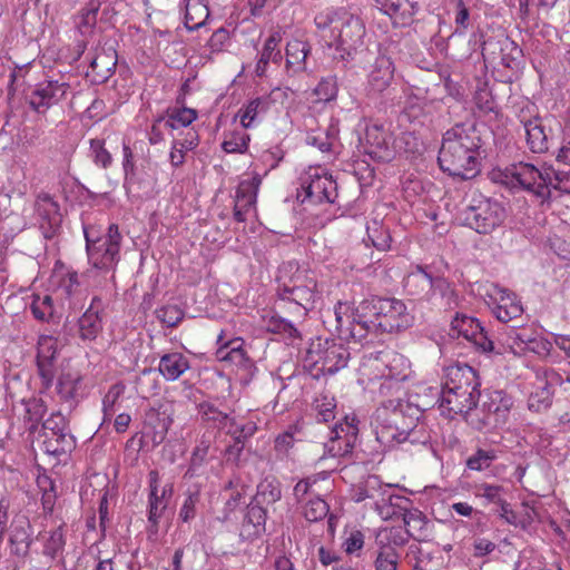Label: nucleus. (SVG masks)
Instances as JSON below:
<instances>
[{"mask_svg":"<svg viewBox=\"0 0 570 570\" xmlns=\"http://www.w3.org/2000/svg\"><path fill=\"white\" fill-rule=\"evenodd\" d=\"M480 137L472 126L455 125L444 136L439 151L440 168L461 179L474 178L480 173Z\"/></svg>","mask_w":570,"mask_h":570,"instance_id":"nucleus-1","label":"nucleus"},{"mask_svg":"<svg viewBox=\"0 0 570 570\" xmlns=\"http://www.w3.org/2000/svg\"><path fill=\"white\" fill-rule=\"evenodd\" d=\"M314 22L330 48L351 56L363 42L365 27L362 20L344 8H327L318 12Z\"/></svg>","mask_w":570,"mask_h":570,"instance_id":"nucleus-2","label":"nucleus"},{"mask_svg":"<svg viewBox=\"0 0 570 570\" xmlns=\"http://www.w3.org/2000/svg\"><path fill=\"white\" fill-rule=\"evenodd\" d=\"M361 371L370 381L384 380L380 387L381 394H384V389H400V383L410 374V362L399 352L385 348L364 356Z\"/></svg>","mask_w":570,"mask_h":570,"instance_id":"nucleus-3","label":"nucleus"},{"mask_svg":"<svg viewBox=\"0 0 570 570\" xmlns=\"http://www.w3.org/2000/svg\"><path fill=\"white\" fill-rule=\"evenodd\" d=\"M317 281L307 269L297 271L278 292V307L284 309L286 304L293 306L298 317H304L314 307Z\"/></svg>","mask_w":570,"mask_h":570,"instance_id":"nucleus-4","label":"nucleus"},{"mask_svg":"<svg viewBox=\"0 0 570 570\" xmlns=\"http://www.w3.org/2000/svg\"><path fill=\"white\" fill-rule=\"evenodd\" d=\"M86 248L91 269H88L83 276L92 277L96 269L108 273L114 269L119 261L121 234L116 224L108 227L107 235L91 239L90 234L85 230Z\"/></svg>","mask_w":570,"mask_h":570,"instance_id":"nucleus-5","label":"nucleus"},{"mask_svg":"<svg viewBox=\"0 0 570 570\" xmlns=\"http://www.w3.org/2000/svg\"><path fill=\"white\" fill-rule=\"evenodd\" d=\"M505 217L501 204L480 193H473L463 212V222L479 234H490L499 227Z\"/></svg>","mask_w":570,"mask_h":570,"instance_id":"nucleus-6","label":"nucleus"},{"mask_svg":"<svg viewBox=\"0 0 570 570\" xmlns=\"http://www.w3.org/2000/svg\"><path fill=\"white\" fill-rule=\"evenodd\" d=\"M298 197L302 202L311 204H333L337 197V183L332 174L321 166H311L301 176V190Z\"/></svg>","mask_w":570,"mask_h":570,"instance_id":"nucleus-7","label":"nucleus"},{"mask_svg":"<svg viewBox=\"0 0 570 570\" xmlns=\"http://www.w3.org/2000/svg\"><path fill=\"white\" fill-rule=\"evenodd\" d=\"M500 175L501 181L507 185H519L539 197H549V166L538 168L529 163H518L507 167Z\"/></svg>","mask_w":570,"mask_h":570,"instance_id":"nucleus-8","label":"nucleus"},{"mask_svg":"<svg viewBox=\"0 0 570 570\" xmlns=\"http://www.w3.org/2000/svg\"><path fill=\"white\" fill-rule=\"evenodd\" d=\"M377 309L376 326L383 333H400L410 328L414 323V315L401 299L381 298Z\"/></svg>","mask_w":570,"mask_h":570,"instance_id":"nucleus-9","label":"nucleus"},{"mask_svg":"<svg viewBox=\"0 0 570 570\" xmlns=\"http://www.w3.org/2000/svg\"><path fill=\"white\" fill-rule=\"evenodd\" d=\"M347 358V350L334 342L318 340L316 343H312L307 350V361L312 365L318 366L323 373L333 374L345 367Z\"/></svg>","mask_w":570,"mask_h":570,"instance_id":"nucleus-10","label":"nucleus"},{"mask_svg":"<svg viewBox=\"0 0 570 570\" xmlns=\"http://www.w3.org/2000/svg\"><path fill=\"white\" fill-rule=\"evenodd\" d=\"M484 299L497 320L502 323L520 317L523 313L517 295L497 284L484 286Z\"/></svg>","mask_w":570,"mask_h":570,"instance_id":"nucleus-11","label":"nucleus"},{"mask_svg":"<svg viewBox=\"0 0 570 570\" xmlns=\"http://www.w3.org/2000/svg\"><path fill=\"white\" fill-rule=\"evenodd\" d=\"M423 430V425L417 423V419L406 417L402 410H394L389 419V424L377 431V440L381 442L395 441L397 443L419 441L417 433Z\"/></svg>","mask_w":570,"mask_h":570,"instance_id":"nucleus-12","label":"nucleus"},{"mask_svg":"<svg viewBox=\"0 0 570 570\" xmlns=\"http://www.w3.org/2000/svg\"><path fill=\"white\" fill-rule=\"evenodd\" d=\"M563 383V377L553 368H539L528 400L529 410L537 413L547 410L551 405L553 389Z\"/></svg>","mask_w":570,"mask_h":570,"instance_id":"nucleus-13","label":"nucleus"},{"mask_svg":"<svg viewBox=\"0 0 570 570\" xmlns=\"http://www.w3.org/2000/svg\"><path fill=\"white\" fill-rule=\"evenodd\" d=\"M379 552L375 559V570H396L400 556L395 547L406 542L401 528H387L379 532L376 537Z\"/></svg>","mask_w":570,"mask_h":570,"instance_id":"nucleus-14","label":"nucleus"},{"mask_svg":"<svg viewBox=\"0 0 570 570\" xmlns=\"http://www.w3.org/2000/svg\"><path fill=\"white\" fill-rule=\"evenodd\" d=\"M358 435L355 416H345L335 424L328 441L324 444L325 452L332 458H343L352 453Z\"/></svg>","mask_w":570,"mask_h":570,"instance_id":"nucleus-15","label":"nucleus"},{"mask_svg":"<svg viewBox=\"0 0 570 570\" xmlns=\"http://www.w3.org/2000/svg\"><path fill=\"white\" fill-rule=\"evenodd\" d=\"M70 85L66 81L46 79L36 85L28 98L29 106L38 114H46L51 107L62 101Z\"/></svg>","mask_w":570,"mask_h":570,"instance_id":"nucleus-16","label":"nucleus"},{"mask_svg":"<svg viewBox=\"0 0 570 570\" xmlns=\"http://www.w3.org/2000/svg\"><path fill=\"white\" fill-rule=\"evenodd\" d=\"M451 335L463 337L483 352H491L494 346L480 322L464 314H456L451 322Z\"/></svg>","mask_w":570,"mask_h":570,"instance_id":"nucleus-17","label":"nucleus"},{"mask_svg":"<svg viewBox=\"0 0 570 570\" xmlns=\"http://www.w3.org/2000/svg\"><path fill=\"white\" fill-rule=\"evenodd\" d=\"M480 392H470L451 387H443L439 400L441 414L448 419L466 414L476 406Z\"/></svg>","mask_w":570,"mask_h":570,"instance_id":"nucleus-18","label":"nucleus"},{"mask_svg":"<svg viewBox=\"0 0 570 570\" xmlns=\"http://www.w3.org/2000/svg\"><path fill=\"white\" fill-rule=\"evenodd\" d=\"M35 212L39 227L46 238L56 235L60 226L59 205L48 193H39L35 200Z\"/></svg>","mask_w":570,"mask_h":570,"instance_id":"nucleus-19","label":"nucleus"},{"mask_svg":"<svg viewBox=\"0 0 570 570\" xmlns=\"http://www.w3.org/2000/svg\"><path fill=\"white\" fill-rule=\"evenodd\" d=\"M364 148L365 153L372 158L382 161L391 160L394 155V149L391 147V136L383 125L376 122L368 124L365 128Z\"/></svg>","mask_w":570,"mask_h":570,"instance_id":"nucleus-20","label":"nucleus"},{"mask_svg":"<svg viewBox=\"0 0 570 570\" xmlns=\"http://www.w3.org/2000/svg\"><path fill=\"white\" fill-rule=\"evenodd\" d=\"M149 481V497H148V521L154 525H158L160 518L163 517L165 510L167 509V500L166 498L171 497L173 494V485L167 484L161 490L159 489V472L157 470H151L148 473Z\"/></svg>","mask_w":570,"mask_h":570,"instance_id":"nucleus-21","label":"nucleus"},{"mask_svg":"<svg viewBox=\"0 0 570 570\" xmlns=\"http://www.w3.org/2000/svg\"><path fill=\"white\" fill-rule=\"evenodd\" d=\"M333 316L335 331L340 337L355 342L365 338V330L362 325L354 323V311L348 302H337L334 306Z\"/></svg>","mask_w":570,"mask_h":570,"instance_id":"nucleus-22","label":"nucleus"},{"mask_svg":"<svg viewBox=\"0 0 570 570\" xmlns=\"http://www.w3.org/2000/svg\"><path fill=\"white\" fill-rule=\"evenodd\" d=\"M507 347L514 355H522L530 351L539 356H548L552 348L551 342L543 337L527 335L523 332L512 330L507 338Z\"/></svg>","mask_w":570,"mask_h":570,"instance_id":"nucleus-23","label":"nucleus"},{"mask_svg":"<svg viewBox=\"0 0 570 570\" xmlns=\"http://www.w3.org/2000/svg\"><path fill=\"white\" fill-rule=\"evenodd\" d=\"M32 527L24 515L16 517L10 525L9 548L10 553L18 558H26L29 554L32 543Z\"/></svg>","mask_w":570,"mask_h":570,"instance_id":"nucleus-24","label":"nucleus"},{"mask_svg":"<svg viewBox=\"0 0 570 570\" xmlns=\"http://www.w3.org/2000/svg\"><path fill=\"white\" fill-rule=\"evenodd\" d=\"M395 67L392 59L385 55H380L371 66L367 75V89L372 94H382L385 91L394 78Z\"/></svg>","mask_w":570,"mask_h":570,"instance_id":"nucleus-25","label":"nucleus"},{"mask_svg":"<svg viewBox=\"0 0 570 570\" xmlns=\"http://www.w3.org/2000/svg\"><path fill=\"white\" fill-rule=\"evenodd\" d=\"M443 387L479 392L476 373L466 364L450 365L444 371Z\"/></svg>","mask_w":570,"mask_h":570,"instance_id":"nucleus-26","label":"nucleus"},{"mask_svg":"<svg viewBox=\"0 0 570 570\" xmlns=\"http://www.w3.org/2000/svg\"><path fill=\"white\" fill-rule=\"evenodd\" d=\"M217 344L216 357L218 361L244 368L248 366L249 357L244 350L245 342L242 337L224 341V334L222 332L217 337Z\"/></svg>","mask_w":570,"mask_h":570,"instance_id":"nucleus-27","label":"nucleus"},{"mask_svg":"<svg viewBox=\"0 0 570 570\" xmlns=\"http://www.w3.org/2000/svg\"><path fill=\"white\" fill-rule=\"evenodd\" d=\"M376 3L395 26L410 24L417 12V4L410 0H376Z\"/></svg>","mask_w":570,"mask_h":570,"instance_id":"nucleus-28","label":"nucleus"},{"mask_svg":"<svg viewBox=\"0 0 570 570\" xmlns=\"http://www.w3.org/2000/svg\"><path fill=\"white\" fill-rule=\"evenodd\" d=\"M37 540L41 543V554L46 559V564L51 563L62 554L66 546L63 525L49 531L39 532Z\"/></svg>","mask_w":570,"mask_h":570,"instance_id":"nucleus-29","label":"nucleus"},{"mask_svg":"<svg viewBox=\"0 0 570 570\" xmlns=\"http://www.w3.org/2000/svg\"><path fill=\"white\" fill-rule=\"evenodd\" d=\"M433 287V278L420 265L410 272L404 278V289L407 295L417 299L428 298Z\"/></svg>","mask_w":570,"mask_h":570,"instance_id":"nucleus-30","label":"nucleus"},{"mask_svg":"<svg viewBox=\"0 0 570 570\" xmlns=\"http://www.w3.org/2000/svg\"><path fill=\"white\" fill-rule=\"evenodd\" d=\"M50 283L66 297L73 295L80 286L78 273L59 261L55 264Z\"/></svg>","mask_w":570,"mask_h":570,"instance_id":"nucleus-31","label":"nucleus"},{"mask_svg":"<svg viewBox=\"0 0 570 570\" xmlns=\"http://www.w3.org/2000/svg\"><path fill=\"white\" fill-rule=\"evenodd\" d=\"M190 368L189 360L180 352L164 354L158 371L166 381L174 382Z\"/></svg>","mask_w":570,"mask_h":570,"instance_id":"nucleus-32","label":"nucleus"},{"mask_svg":"<svg viewBox=\"0 0 570 570\" xmlns=\"http://www.w3.org/2000/svg\"><path fill=\"white\" fill-rule=\"evenodd\" d=\"M266 511L259 505H252L247 509L244 518L240 537L245 540H254L265 532Z\"/></svg>","mask_w":570,"mask_h":570,"instance_id":"nucleus-33","label":"nucleus"},{"mask_svg":"<svg viewBox=\"0 0 570 570\" xmlns=\"http://www.w3.org/2000/svg\"><path fill=\"white\" fill-rule=\"evenodd\" d=\"M116 65V51H106L105 49H101L97 51L92 58L89 66V72L92 75L95 81L105 82L115 72Z\"/></svg>","mask_w":570,"mask_h":570,"instance_id":"nucleus-34","label":"nucleus"},{"mask_svg":"<svg viewBox=\"0 0 570 570\" xmlns=\"http://www.w3.org/2000/svg\"><path fill=\"white\" fill-rule=\"evenodd\" d=\"M269 107V100L265 97H257L249 100L236 114L243 129H250L259 122V116L265 114Z\"/></svg>","mask_w":570,"mask_h":570,"instance_id":"nucleus-35","label":"nucleus"},{"mask_svg":"<svg viewBox=\"0 0 570 570\" xmlns=\"http://www.w3.org/2000/svg\"><path fill=\"white\" fill-rule=\"evenodd\" d=\"M525 139L529 149L532 153H544L548 150V136L539 117L522 120Z\"/></svg>","mask_w":570,"mask_h":570,"instance_id":"nucleus-36","label":"nucleus"},{"mask_svg":"<svg viewBox=\"0 0 570 570\" xmlns=\"http://www.w3.org/2000/svg\"><path fill=\"white\" fill-rule=\"evenodd\" d=\"M96 302H100L98 297H94L88 309L78 321L79 336L83 341H94L102 331V322L98 311H95Z\"/></svg>","mask_w":570,"mask_h":570,"instance_id":"nucleus-37","label":"nucleus"},{"mask_svg":"<svg viewBox=\"0 0 570 570\" xmlns=\"http://www.w3.org/2000/svg\"><path fill=\"white\" fill-rule=\"evenodd\" d=\"M42 450L53 456L70 453L76 448V439L70 431L49 434L45 432Z\"/></svg>","mask_w":570,"mask_h":570,"instance_id":"nucleus-38","label":"nucleus"},{"mask_svg":"<svg viewBox=\"0 0 570 570\" xmlns=\"http://www.w3.org/2000/svg\"><path fill=\"white\" fill-rule=\"evenodd\" d=\"M209 17L207 0H185V27L194 31L203 27Z\"/></svg>","mask_w":570,"mask_h":570,"instance_id":"nucleus-39","label":"nucleus"},{"mask_svg":"<svg viewBox=\"0 0 570 570\" xmlns=\"http://www.w3.org/2000/svg\"><path fill=\"white\" fill-rule=\"evenodd\" d=\"M261 186V178L254 176L239 183L236 190L235 205L248 210L256 212L257 193Z\"/></svg>","mask_w":570,"mask_h":570,"instance_id":"nucleus-40","label":"nucleus"},{"mask_svg":"<svg viewBox=\"0 0 570 570\" xmlns=\"http://www.w3.org/2000/svg\"><path fill=\"white\" fill-rule=\"evenodd\" d=\"M381 298L382 297L366 298L363 299L356 307H353L354 323L364 327L365 336L367 335L370 328L368 322L375 325L377 323V305L380 304Z\"/></svg>","mask_w":570,"mask_h":570,"instance_id":"nucleus-41","label":"nucleus"},{"mask_svg":"<svg viewBox=\"0 0 570 570\" xmlns=\"http://www.w3.org/2000/svg\"><path fill=\"white\" fill-rule=\"evenodd\" d=\"M309 46L301 40L294 39L286 46V68L293 72L305 70L306 58Z\"/></svg>","mask_w":570,"mask_h":570,"instance_id":"nucleus-42","label":"nucleus"},{"mask_svg":"<svg viewBox=\"0 0 570 570\" xmlns=\"http://www.w3.org/2000/svg\"><path fill=\"white\" fill-rule=\"evenodd\" d=\"M165 128L178 130L190 126L198 117L195 109L188 107H173L166 110Z\"/></svg>","mask_w":570,"mask_h":570,"instance_id":"nucleus-43","label":"nucleus"},{"mask_svg":"<svg viewBox=\"0 0 570 570\" xmlns=\"http://www.w3.org/2000/svg\"><path fill=\"white\" fill-rule=\"evenodd\" d=\"M263 326L271 333L283 334L291 338L299 337L298 330L288 320H285L274 311H267L262 316Z\"/></svg>","mask_w":570,"mask_h":570,"instance_id":"nucleus-44","label":"nucleus"},{"mask_svg":"<svg viewBox=\"0 0 570 570\" xmlns=\"http://www.w3.org/2000/svg\"><path fill=\"white\" fill-rule=\"evenodd\" d=\"M312 411L318 422H328L335 419L336 400L330 392H320L313 403Z\"/></svg>","mask_w":570,"mask_h":570,"instance_id":"nucleus-45","label":"nucleus"},{"mask_svg":"<svg viewBox=\"0 0 570 570\" xmlns=\"http://www.w3.org/2000/svg\"><path fill=\"white\" fill-rule=\"evenodd\" d=\"M245 130L242 127L225 131L222 149L227 154H245L250 141V136Z\"/></svg>","mask_w":570,"mask_h":570,"instance_id":"nucleus-46","label":"nucleus"},{"mask_svg":"<svg viewBox=\"0 0 570 570\" xmlns=\"http://www.w3.org/2000/svg\"><path fill=\"white\" fill-rule=\"evenodd\" d=\"M473 494L475 499L481 501L483 507L490 504L498 507L499 503L503 502L504 489L499 484L481 482L473 485Z\"/></svg>","mask_w":570,"mask_h":570,"instance_id":"nucleus-47","label":"nucleus"},{"mask_svg":"<svg viewBox=\"0 0 570 570\" xmlns=\"http://www.w3.org/2000/svg\"><path fill=\"white\" fill-rule=\"evenodd\" d=\"M30 309L40 322H50L56 314L53 299L49 294H32Z\"/></svg>","mask_w":570,"mask_h":570,"instance_id":"nucleus-48","label":"nucleus"},{"mask_svg":"<svg viewBox=\"0 0 570 570\" xmlns=\"http://www.w3.org/2000/svg\"><path fill=\"white\" fill-rule=\"evenodd\" d=\"M302 513L306 521L318 522L327 517L330 507L320 495H313L301 505Z\"/></svg>","mask_w":570,"mask_h":570,"instance_id":"nucleus-49","label":"nucleus"},{"mask_svg":"<svg viewBox=\"0 0 570 570\" xmlns=\"http://www.w3.org/2000/svg\"><path fill=\"white\" fill-rule=\"evenodd\" d=\"M366 234L372 245L382 252L391 248L392 236L390 230L380 222L373 220L366 227Z\"/></svg>","mask_w":570,"mask_h":570,"instance_id":"nucleus-50","label":"nucleus"},{"mask_svg":"<svg viewBox=\"0 0 570 570\" xmlns=\"http://www.w3.org/2000/svg\"><path fill=\"white\" fill-rule=\"evenodd\" d=\"M257 499L262 503L273 504L281 500V483L276 479H265L257 487Z\"/></svg>","mask_w":570,"mask_h":570,"instance_id":"nucleus-51","label":"nucleus"},{"mask_svg":"<svg viewBox=\"0 0 570 570\" xmlns=\"http://www.w3.org/2000/svg\"><path fill=\"white\" fill-rule=\"evenodd\" d=\"M58 354V338L40 335L37 342V361L55 362Z\"/></svg>","mask_w":570,"mask_h":570,"instance_id":"nucleus-52","label":"nucleus"},{"mask_svg":"<svg viewBox=\"0 0 570 570\" xmlns=\"http://www.w3.org/2000/svg\"><path fill=\"white\" fill-rule=\"evenodd\" d=\"M365 544V535L358 529L346 531L342 541V549L347 556L360 557Z\"/></svg>","mask_w":570,"mask_h":570,"instance_id":"nucleus-53","label":"nucleus"},{"mask_svg":"<svg viewBox=\"0 0 570 570\" xmlns=\"http://www.w3.org/2000/svg\"><path fill=\"white\" fill-rule=\"evenodd\" d=\"M126 386L122 382L112 384L102 397V413L105 420H110L114 415L116 404L124 395Z\"/></svg>","mask_w":570,"mask_h":570,"instance_id":"nucleus-54","label":"nucleus"},{"mask_svg":"<svg viewBox=\"0 0 570 570\" xmlns=\"http://www.w3.org/2000/svg\"><path fill=\"white\" fill-rule=\"evenodd\" d=\"M80 384L81 376L79 374L65 373L58 380L57 390L62 399L69 400L77 396Z\"/></svg>","mask_w":570,"mask_h":570,"instance_id":"nucleus-55","label":"nucleus"},{"mask_svg":"<svg viewBox=\"0 0 570 570\" xmlns=\"http://www.w3.org/2000/svg\"><path fill=\"white\" fill-rule=\"evenodd\" d=\"M89 144H90V153H91L94 163L104 169H107L108 167H110L112 164V156L106 149L105 140L100 139V138H94V139H90Z\"/></svg>","mask_w":570,"mask_h":570,"instance_id":"nucleus-56","label":"nucleus"},{"mask_svg":"<svg viewBox=\"0 0 570 570\" xmlns=\"http://www.w3.org/2000/svg\"><path fill=\"white\" fill-rule=\"evenodd\" d=\"M282 41L281 32H273L266 40L261 52L259 58H265L267 61L279 63L282 61V53L279 43Z\"/></svg>","mask_w":570,"mask_h":570,"instance_id":"nucleus-57","label":"nucleus"},{"mask_svg":"<svg viewBox=\"0 0 570 570\" xmlns=\"http://www.w3.org/2000/svg\"><path fill=\"white\" fill-rule=\"evenodd\" d=\"M47 412V406L41 399H31L26 403V420L30 425V431H35L38 428L39 422L42 420Z\"/></svg>","mask_w":570,"mask_h":570,"instance_id":"nucleus-58","label":"nucleus"},{"mask_svg":"<svg viewBox=\"0 0 570 570\" xmlns=\"http://www.w3.org/2000/svg\"><path fill=\"white\" fill-rule=\"evenodd\" d=\"M199 491H189L179 509L178 519L184 522H190L196 517V507L199 503Z\"/></svg>","mask_w":570,"mask_h":570,"instance_id":"nucleus-59","label":"nucleus"},{"mask_svg":"<svg viewBox=\"0 0 570 570\" xmlns=\"http://www.w3.org/2000/svg\"><path fill=\"white\" fill-rule=\"evenodd\" d=\"M157 318L168 327L177 326L184 318V311L177 305H166L156 311Z\"/></svg>","mask_w":570,"mask_h":570,"instance_id":"nucleus-60","label":"nucleus"},{"mask_svg":"<svg viewBox=\"0 0 570 570\" xmlns=\"http://www.w3.org/2000/svg\"><path fill=\"white\" fill-rule=\"evenodd\" d=\"M495 459L497 454L493 450L485 451L479 449L466 460V466L473 471H482L488 469Z\"/></svg>","mask_w":570,"mask_h":570,"instance_id":"nucleus-61","label":"nucleus"},{"mask_svg":"<svg viewBox=\"0 0 570 570\" xmlns=\"http://www.w3.org/2000/svg\"><path fill=\"white\" fill-rule=\"evenodd\" d=\"M549 176L551 180L549 190L553 188L570 194V168L568 170H556L549 166Z\"/></svg>","mask_w":570,"mask_h":570,"instance_id":"nucleus-62","label":"nucleus"},{"mask_svg":"<svg viewBox=\"0 0 570 570\" xmlns=\"http://www.w3.org/2000/svg\"><path fill=\"white\" fill-rule=\"evenodd\" d=\"M199 412L203 420L213 422L217 425H226L228 415L219 411L214 404L205 402L199 405Z\"/></svg>","mask_w":570,"mask_h":570,"instance_id":"nucleus-63","label":"nucleus"},{"mask_svg":"<svg viewBox=\"0 0 570 570\" xmlns=\"http://www.w3.org/2000/svg\"><path fill=\"white\" fill-rule=\"evenodd\" d=\"M43 430L49 434L70 431L69 423L60 412L52 413L43 423Z\"/></svg>","mask_w":570,"mask_h":570,"instance_id":"nucleus-64","label":"nucleus"}]
</instances>
